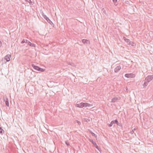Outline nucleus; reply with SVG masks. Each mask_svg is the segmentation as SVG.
I'll return each instance as SVG.
<instances>
[{
  "instance_id": "b1692460",
  "label": "nucleus",
  "mask_w": 153,
  "mask_h": 153,
  "mask_svg": "<svg viewBox=\"0 0 153 153\" xmlns=\"http://www.w3.org/2000/svg\"><path fill=\"white\" fill-rule=\"evenodd\" d=\"M113 121H114L115 123L117 124L118 123V121L117 120H113Z\"/></svg>"
},
{
  "instance_id": "6e6552de",
  "label": "nucleus",
  "mask_w": 153,
  "mask_h": 153,
  "mask_svg": "<svg viewBox=\"0 0 153 153\" xmlns=\"http://www.w3.org/2000/svg\"><path fill=\"white\" fill-rule=\"evenodd\" d=\"M120 99V98L117 97H114L112 99L111 102L113 103H114L116 102L117 100H119Z\"/></svg>"
},
{
  "instance_id": "9d476101",
  "label": "nucleus",
  "mask_w": 153,
  "mask_h": 153,
  "mask_svg": "<svg viewBox=\"0 0 153 153\" xmlns=\"http://www.w3.org/2000/svg\"><path fill=\"white\" fill-rule=\"evenodd\" d=\"M91 142L94 145V146H95V147L99 151H100L99 149L98 148V147L97 145V144L95 143V142H94L93 141V140H91Z\"/></svg>"
},
{
  "instance_id": "0eeeda50",
  "label": "nucleus",
  "mask_w": 153,
  "mask_h": 153,
  "mask_svg": "<svg viewBox=\"0 0 153 153\" xmlns=\"http://www.w3.org/2000/svg\"><path fill=\"white\" fill-rule=\"evenodd\" d=\"M121 67L120 66H117L114 69V71L115 73L118 72L120 69Z\"/></svg>"
},
{
  "instance_id": "1a4fd4ad",
  "label": "nucleus",
  "mask_w": 153,
  "mask_h": 153,
  "mask_svg": "<svg viewBox=\"0 0 153 153\" xmlns=\"http://www.w3.org/2000/svg\"><path fill=\"white\" fill-rule=\"evenodd\" d=\"M10 55H7L5 57V59L7 61H9L10 60Z\"/></svg>"
},
{
  "instance_id": "20e7f679",
  "label": "nucleus",
  "mask_w": 153,
  "mask_h": 153,
  "mask_svg": "<svg viewBox=\"0 0 153 153\" xmlns=\"http://www.w3.org/2000/svg\"><path fill=\"white\" fill-rule=\"evenodd\" d=\"M82 42L84 44L86 45L90 44V41L88 40L83 39L82 40Z\"/></svg>"
},
{
  "instance_id": "7c9ffc66",
  "label": "nucleus",
  "mask_w": 153,
  "mask_h": 153,
  "mask_svg": "<svg viewBox=\"0 0 153 153\" xmlns=\"http://www.w3.org/2000/svg\"><path fill=\"white\" fill-rule=\"evenodd\" d=\"M126 90H127V88H126Z\"/></svg>"
},
{
  "instance_id": "aec40b11",
  "label": "nucleus",
  "mask_w": 153,
  "mask_h": 153,
  "mask_svg": "<svg viewBox=\"0 0 153 153\" xmlns=\"http://www.w3.org/2000/svg\"><path fill=\"white\" fill-rule=\"evenodd\" d=\"M6 105L7 106H9V102H8V100L7 101H6Z\"/></svg>"
},
{
  "instance_id": "cd10ccee",
  "label": "nucleus",
  "mask_w": 153,
  "mask_h": 153,
  "mask_svg": "<svg viewBox=\"0 0 153 153\" xmlns=\"http://www.w3.org/2000/svg\"><path fill=\"white\" fill-rule=\"evenodd\" d=\"M117 1V0H113V1L114 3H115Z\"/></svg>"
},
{
  "instance_id": "f03ea898",
  "label": "nucleus",
  "mask_w": 153,
  "mask_h": 153,
  "mask_svg": "<svg viewBox=\"0 0 153 153\" xmlns=\"http://www.w3.org/2000/svg\"><path fill=\"white\" fill-rule=\"evenodd\" d=\"M135 76V75L132 73L131 74H125V76L127 78H132L133 77H134Z\"/></svg>"
},
{
  "instance_id": "bb28decb",
  "label": "nucleus",
  "mask_w": 153,
  "mask_h": 153,
  "mask_svg": "<svg viewBox=\"0 0 153 153\" xmlns=\"http://www.w3.org/2000/svg\"><path fill=\"white\" fill-rule=\"evenodd\" d=\"M35 45V44H32L31 43V45H30V46H33H33H34Z\"/></svg>"
},
{
  "instance_id": "6ab92c4d",
  "label": "nucleus",
  "mask_w": 153,
  "mask_h": 153,
  "mask_svg": "<svg viewBox=\"0 0 153 153\" xmlns=\"http://www.w3.org/2000/svg\"><path fill=\"white\" fill-rule=\"evenodd\" d=\"M87 107V103L85 102L83 103V107Z\"/></svg>"
},
{
  "instance_id": "412c9836",
  "label": "nucleus",
  "mask_w": 153,
  "mask_h": 153,
  "mask_svg": "<svg viewBox=\"0 0 153 153\" xmlns=\"http://www.w3.org/2000/svg\"><path fill=\"white\" fill-rule=\"evenodd\" d=\"M93 106L92 104H90L87 103V107H91Z\"/></svg>"
},
{
  "instance_id": "39448f33",
  "label": "nucleus",
  "mask_w": 153,
  "mask_h": 153,
  "mask_svg": "<svg viewBox=\"0 0 153 153\" xmlns=\"http://www.w3.org/2000/svg\"><path fill=\"white\" fill-rule=\"evenodd\" d=\"M43 16L44 17V18L46 19L47 21L50 24H51V23H52V22L51 21L49 18L47 17L45 15H43Z\"/></svg>"
},
{
  "instance_id": "f257e3e1",
  "label": "nucleus",
  "mask_w": 153,
  "mask_h": 153,
  "mask_svg": "<svg viewBox=\"0 0 153 153\" xmlns=\"http://www.w3.org/2000/svg\"><path fill=\"white\" fill-rule=\"evenodd\" d=\"M123 39L127 44L131 45L132 46H135L136 44L135 43L132 41H131L129 39H127L125 37H123Z\"/></svg>"
},
{
  "instance_id": "ddd939ff",
  "label": "nucleus",
  "mask_w": 153,
  "mask_h": 153,
  "mask_svg": "<svg viewBox=\"0 0 153 153\" xmlns=\"http://www.w3.org/2000/svg\"><path fill=\"white\" fill-rule=\"evenodd\" d=\"M114 124H115L114 121H113H113H111V123H110V124L109 125V127H111Z\"/></svg>"
},
{
  "instance_id": "393cba45",
  "label": "nucleus",
  "mask_w": 153,
  "mask_h": 153,
  "mask_svg": "<svg viewBox=\"0 0 153 153\" xmlns=\"http://www.w3.org/2000/svg\"><path fill=\"white\" fill-rule=\"evenodd\" d=\"M3 129L1 128L0 127V133H2Z\"/></svg>"
},
{
  "instance_id": "dca6fc26",
  "label": "nucleus",
  "mask_w": 153,
  "mask_h": 153,
  "mask_svg": "<svg viewBox=\"0 0 153 153\" xmlns=\"http://www.w3.org/2000/svg\"><path fill=\"white\" fill-rule=\"evenodd\" d=\"M26 1L28 2L30 4L33 5L32 2L31 1V0H26Z\"/></svg>"
},
{
  "instance_id": "423d86ee",
  "label": "nucleus",
  "mask_w": 153,
  "mask_h": 153,
  "mask_svg": "<svg viewBox=\"0 0 153 153\" xmlns=\"http://www.w3.org/2000/svg\"><path fill=\"white\" fill-rule=\"evenodd\" d=\"M75 106L79 108H82L83 107V102H81L79 104L76 105Z\"/></svg>"
},
{
  "instance_id": "2f4dec72",
  "label": "nucleus",
  "mask_w": 153,
  "mask_h": 153,
  "mask_svg": "<svg viewBox=\"0 0 153 153\" xmlns=\"http://www.w3.org/2000/svg\"><path fill=\"white\" fill-rule=\"evenodd\" d=\"M25 0V1H26V0Z\"/></svg>"
},
{
  "instance_id": "c756f323",
  "label": "nucleus",
  "mask_w": 153,
  "mask_h": 153,
  "mask_svg": "<svg viewBox=\"0 0 153 153\" xmlns=\"http://www.w3.org/2000/svg\"><path fill=\"white\" fill-rule=\"evenodd\" d=\"M1 44V42L0 41V45Z\"/></svg>"
},
{
  "instance_id": "c85d7f7f",
  "label": "nucleus",
  "mask_w": 153,
  "mask_h": 153,
  "mask_svg": "<svg viewBox=\"0 0 153 153\" xmlns=\"http://www.w3.org/2000/svg\"><path fill=\"white\" fill-rule=\"evenodd\" d=\"M91 134H92V135L93 136H95L96 135H95V134L94 133H92Z\"/></svg>"
},
{
  "instance_id": "4468645a",
  "label": "nucleus",
  "mask_w": 153,
  "mask_h": 153,
  "mask_svg": "<svg viewBox=\"0 0 153 153\" xmlns=\"http://www.w3.org/2000/svg\"><path fill=\"white\" fill-rule=\"evenodd\" d=\"M136 130V128H134L132 130V131H130V133L131 134H134V131H135Z\"/></svg>"
},
{
  "instance_id": "a878e982",
  "label": "nucleus",
  "mask_w": 153,
  "mask_h": 153,
  "mask_svg": "<svg viewBox=\"0 0 153 153\" xmlns=\"http://www.w3.org/2000/svg\"><path fill=\"white\" fill-rule=\"evenodd\" d=\"M76 121L79 125L81 124V123L78 120H76Z\"/></svg>"
},
{
  "instance_id": "f8f14e48",
  "label": "nucleus",
  "mask_w": 153,
  "mask_h": 153,
  "mask_svg": "<svg viewBox=\"0 0 153 153\" xmlns=\"http://www.w3.org/2000/svg\"><path fill=\"white\" fill-rule=\"evenodd\" d=\"M149 82H147V81H146V79H145V81L144 82V83L143 85V86L144 87H145L147 86V85L148 84Z\"/></svg>"
},
{
  "instance_id": "2eb2a0df",
  "label": "nucleus",
  "mask_w": 153,
  "mask_h": 153,
  "mask_svg": "<svg viewBox=\"0 0 153 153\" xmlns=\"http://www.w3.org/2000/svg\"><path fill=\"white\" fill-rule=\"evenodd\" d=\"M26 43L28 44L29 45H31V43L29 41L26 40Z\"/></svg>"
},
{
  "instance_id": "9b49d317",
  "label": "nucleus",
  "mask_w": 153,
  "mask_h": 153,
  "mask_svg": "<svg viewBox=\"0 0 153 153\" xmlns=\"http://www.w3.org/2000/svg\"><path fill=\"white\" fill-rule=\"evenodd\" d=\"M32 66L33 67V68L36 70L38 71L39 70V67L38 66H35L34 65H32Z\"/></svg>"
},
{
  "instance_id": "7ed1b4c3",
  "label": "nucleus",
  "mask_w": 153,
  "mask_h": 153,
  "mask_svg": "<svg viewBox=\"0 0 153 153\" xmlns=\"http://www.w3.org/2000/svg\"><path fill=\"white\" fill-rule=\"evenodd\" d=\"M153 79V75L148 76L145 79L146 81L149 82L152 80Z\"/></svg>"
},
{
  "instance_id": "a211bd4d",
  "label": "nucleus",
  "mask_w": 153,
  "mask_h": 153,
  "mask_svg": "<svg viewBox=\"0 0 153 153\" xmlns=\"http://www.w3.org/2000/svg\"><path fill=\"white\" fill-rule=\"evenodd\" d=\"M84 121L86 122H88L90 121V120L88 119L85 118L83 119Z\"/></svg>"
},
{
  "instance_id": "4be33fe9",
  "label": "nucleus",
  "mask_w": 153,
  "mask_h": 153,
  "mask_svg": "<svg viewBox=\"0 0 153 153\" xmlns=\"http://www.w3.org/2000/svg\"><path fill=\"white\" fill-rule=\"evenodd\" d=\"M65 143L68 146H69L70 145V144L68 141H66Z\"/></svg>"
},
{
  "instance_id": "f3484780",
  "label": "nucleus",
  "mask_w": 153,
  "mask_h": 153,
  "mask_svg": "<svg viewBox=\"0 0 153 153\" xmlns=\"http://www.w3.org/2000/svg\"><path fill=\"white\" fill-rule=\"evenodd\" d=\"M45 71V69L42 68H39V71L41 72H43Z\"/></svg>"
},
{
  "instance_id": "5701e85b",
  "label": "nucleus",
  "mask_w": 153,
  "mask_h": 153,
  "mask_svg": "<svg viewBox=\"0 0 153 153\" xmlns=\"http://www.w3.org/2000/svg\"><path fill=\"white\" fill-rule=\"evenodd\" d=\"M24 43H26V40H25L24 39L23 40H22L21 42V43H22V44H23Z\"/></svg>"
}]
</instances>
